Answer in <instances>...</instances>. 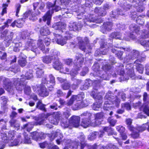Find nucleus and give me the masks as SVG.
I'll return each mask as SVG.
<instances>
[{
	"instance_id": "1",
	"label": "nucleus",
	"mask_w": 149,
	"mask_h": 149,
	"mask_svg": "<svg viewBox=\"0 0 149 149\" xmlns=\"http://www.w3.org/2000/svg\"><path fill=\"white\" fill-rule=\"evenodd\" d=\"M81 143H79L81 145V149H83L85 148L86 149H89L91 146H89L84 142L85 139V136L83 134H82L79 137ZM65 146L64 149H77L79 143L77 142H72L70 139H65L64 141Z\"/></svg>"
},
{
	"instance_id": "2",
	"label": "nucleus",
	"mask_w": 149,
	"mask_h": 149,
	"mask_svg": "<svg viewBox=\"0 0 149 149\" xmlns=\"http://www.w3.org/2000/svg\"><path fill=\"white\" fill-rule=\"evenodd\" d=\"M36 43H37L38 47L42 51L43 53H48L49 49V48L45 49V46L42 42V40L39 39L38 40L37 43L36 40H29L26 45L25 49H31V50L34 52H36L37 49L36 45Z\"/></svg>"
},
{
	"instance_id": "3",
	"label": "nucleus",
	"mask_w": 149,
	"mask_h": 149,
	"mask_svg": "<svg viewBox=\"0 0 149 149\" xmlns=\"http://www.w3.org/2000/svg\"><path fill=\"white\" fill-rule=\"evenodd\" d=\"M81 117H84L82 119L81 125L84 128H86L89 125L95 126L97 121H94L93 115L91 113L86 111L81 115Z\"/></svg>"
},
{
	"instance_id": "4",
	"label": "nucleus",
	"mask_w": 149,
	"mask_h": 149,
	"mask_svg": "<svg viewBox=\"0 0 149 149\" xmlns=\"http://www.w3.org/2000/svg\"><path fill=\"white\" fill-rule=\"evenodd\" d=\"M125 121L128 128L132 132V136L134 138L138 137L139 136V133L143 131L146 129L144 125L142 126L137 127L136 128H134L131 125L132 120L130 118L126 119Z\"/></svg>"
},
{
	"instance_id": "5",
	"label": "nucleus",
	"mask_w": 149,
	"mask_h": 149,
	"mask_svg": "<svg viewBox=\"0 0 149 149\" xmlns=\"http://www.w3.org/2000/svg\"><path fill=\"white\" fill-rule=\"evenodd\" d=\"M80 118L79 116H73L71 117L69 120L68 124H65L61 122V125L64 128L68 127L71 129L73 127H78L79 125Z\"/></svg>"
},
{
	"instance_id": "6",
	"label": "nucleus",
	"mask_w": 149,
	"mask_h": 149,
	"mask_svg": "<svg viewBox=\"0 0 149 149\" xmlns=\"http://www.w3.org/2000/svg\"><path fill=\"white\" fill-rule=\"evenodd\" d=\"M84 58L82 54H79L76 56L74 61V64L75 65L74 66V68L75 69V71L72 70L70 72V74L72 76H75L77 73V71L79 70L80 68L82 66V63L84 62Z\"/></svg>"
},
{
	"instance_id": "7",
	"label": "nucleus",
	"mask_w": 149,
	"mask_h": 149,
	"mask_svg": "<svg viewBox=\"0 0 149 149\" xmlns=\"http://www.w3.org/2000/svg\"><path fill=\"white\" fill-rule=\"evenodd\" d=\"M83 20L85 24L93 28L96 27V25L94 24H91V23L92 22L100 23L102 22V20L100 19H97L96 17L94 18L92 15H90L88 18L85 17L83 19Z\"/></svg>"
},
{
	"instance_id": "8",
	"label": "nucleus",
	"mask_w": 149,
	"mask_h": 149,
	"mask_svg": "<svg viewBox=\"0 0 149 149\" xmlns=\"http://www.w3.org/2000/svg\"><path fill=\"white\" fill-rule=\"evenodd\" d=\"M51 53H52L54 56L56 55V58L54 59V61H53V67L56 70H59L63 67L62 63L59 62V59L58 58V56L60 54L59 52L56 49L52 50L51 52Z\"/></svg>"
},
{
	"instance_id": "9",
	"label": "nucleus",
	"mask_w": 149,
	"mask_h": 149,
	"mask_svg": "<svg viewBox=\"0 0 149 149\" xmlns=\"http://www.w3.org/2000/svg\"><path fill=\"white\" fill-rule=\"evenodd\" d=\"M1 31L0 33L1 38L8 43H10L11 42L13 38V33L11 31H9L8 29H6Z\"/></svg>"
},
{
	"instance_id": "10",
	"label": "nucleus",
	"mask_w": 149,
	"mask_h": 149,
	"mask_svg": "<svg viewBox=\"0 0 149 149\" xmlns=\"http://www.w3.org/2000/svg\"><path fill=\"white\" fill-rule=\"evenodd\" d=\"M122 2V1L121 0L120 1L119 3L122 4L121 2ZM132 5L127 3L125 1H124L123 4H122L120 8L117 10V13L120 15H124V13L126 11L130 9Z\"/></svg>"
},
{
	"instance_id": "11",
	"label": "nucleus",
	"mask_w": 149,
	"mask_h": 149,
	"mask_svg": "<svg viewBox=\"0 0 149 149\" xmlns=\"http://www.w3.org/2000/svg\"><path fill=\"white\" fill-rule=\"evenodd\" d=\"M53 34L55 36L54 39L56 42L61 45H63L66 43V40L70 38V37L68 36H65L64 38H62L59 34H56L54 33Z\"/></svg>"
},
{
	"instance_id": "12",
	"label": "nucleus",
	"mask_w": 149,
	"mask_h": 149,
	"mask_svg": "<svg viewBox=\"0 0 149 149\" xmlns=\"http://www.w3.org/2000/svg\"><path fill=\"white\" fill-rule=\"evenodd\" d=\"M130 27V29L133 33L132 34L131 33L130 36V37L132 39H134L136 38V35H138L139 32L140 28L138 26L135 24L131 25Z\"/></svg>"
},
{
	"instance_id": "13",
	"label": "nucleus",
	"mask_w": 149,
	"mask_h": 149,
	"mask_svg": "<svg viewBox=\"0 0 149 149\" xmlns=\"http://www.w3.org/2000/svg\"><path fill=\"white\" fill-rule=\"evenodd\" d=\"M110 95L109 93H108L105 96V99L107 100L105 102L104 104L103 109L104 110H107L112 108V107L110 106L112 105V102L110 100L112 98L110 97Z\"/></svg>"
},
{
	"instance_id": "14",
	"label": "nucleus",
	"mask_w": 149,
	"mask_h": 149,
	"mask_svg": "<svg viewBox=\"0 0 149 149\" xmlns=\"http://www.w3.org/2000/svg\"><path fill=\"white\" fill-rule=\"evenodd\" d=\"M55 3L53 4L50 2L47 3V7L49 9L48 11H50V14H52L54 11L57 12L60 10L61 7L55 5Z\"/></svg>"
},
{
	"instance_id": "15",
	"label": "nucleus",
	"mask_w": 149,
	"mask_h": 149,
	"mask_svg": "<svg viewBox=\"0 0 149 149\" xmlns=\"http://www.w3.org/2000/svg\"><path fill=\"white\" fill-rule=\"evenodd\" d=\"M90 95L96 101L100 100V102H102V96L100 95L99 93H97V90L94 89L91 92Z\"/></svg>"
},
{
	"instance_id": "16",
	"label": "nucleus",
	"mask_w": 149,
	"mask_h": 149,
	"mask_svg": "<svg viewBox=\"0 0 149 149\" xmlns=\"http://www.w3.org/2000/svg\"><path fill=\"white\" fill-rule=\"evenodd\" d=\"M52 50L50 52L51 55L43 57L42 61L44 63L47 64L51 63V62H53L54 59L56 58V55L54 56L53 54H52V53H51V52Z\"/></svg>"
},
{
	"instance_id": "17",
	"label": "nucleus",
	"mask_w": 149,
	"mask_h": 149,
	"mask_svg": "<svg viewBox=\"0 0 149 149\" xmlns=\"http://www.w3.org/2000/svg\"><path fill=\"white\" fill-rule=\"evenodd\" d=\"M83 99L82 96L80 95H73L68 102L67 104L68 106L71 105L75 100L80 101Z\"/></svg>"
},
{
	"instance_id": "18",
	"label": "nucleus",
	"mask_w": 149,
	"mask_h": 149,
	"mask_svg": "<svg viewBox=\"0 0 149 149\" xmlns=\"http://www.w3.org/2000/svg\"><path fill=\"white\" fill-rule=\"evenodd\" d=\"M38 94L41 96L44 97L48 96L49 94L48 91L44 85L40 86V89Z\"/></svg>"
},
{
	"instance_id": "19",
	"label": "nucleus",
	"mask_w": 149,
	"mask_h": 149,
	"mask_svg": "<svg viewBox=\"0 0 149 149\" xmlns=\"http://www.w3.org/2000/svg\"><path fill=\"white\" fill-rule=\"evenodd\" d=\"M143 60L138 59L136 60L134 63V64L136 67V69L141 74L143 73V65L140 64L139 62H141Z\"/></svg>"
},
{
	"instance_id": "20",
	"label": "nucleus",
	"mask_w": 149,
	"mask_h": 149,
	"mask_svg": "<svg viewBox=\"0 0 149 149\" xmlns=\"http://www.w3.org/2000/svg\"><path fill=\"white\" fill-rule=\"evenodd\" d=\"M26 56L21 54L19 56V60L18 61L19 65L21 67L25 66L27 63L26 61Z\"/></svg>"
},
{
	"instance_id": "21",
	"label": "nucleus",
	"mask_w": 149,
	"mask_h": 149,
	"mask_svg": "<svg viewBox=\"0 0 149 149\" xmlns=\"http://www.w3.org/2000/svg\"><path fill=\"white\" fill-rule=\"evenodd\" d=\"M69 26L71 31H77L81 28V26L79 24L74 22L70 23Z\"/></svg>"
},
{
	"instance_id": "22",
	"label": "nucleus",
	"mask_w": 149,
	"mask_h": 149,
	"mask_svg": "<svg viewBox=\"0 0 149 149\" xmlns=\"http://www.w3.org/2000/svg\"><path fill=\"white\" fill-rule=\"evenodd\" d=\"M66 26V25L62 22H58L54 24L52 26V27L55 29L61 30L64 29Z\"/></svg>"
},
{
	"instance_id": "23",
	"label": "nucleus",
	"mask_w": 149,
	"mask_h": 149,
	"mask_svg": "<svg viewBox=\"0 0 149 149\" xmlns=\"http://www.w3.org/2000/svg\"><path fill=\"white\" fill-rule=\"evenodd\" d=\"M132 53V56H126V58L127 59V61L130 59H133L138 58L139 54V53L138 51L136 50H133Z\"/></svg>"
},
{
	"instance_id": "24",
	"label": "nucleus",
	"mask_w": 149,
	"mask_h": 149,
	"mask_svg": "<svg viewBox=\"0 0 149 149\" xmlns=\"http://www.w3.org/2000/svg\"><path fill=\"white\" fill-rule=\"evenodd\" d=\"M103 116V112L97 113L93 115L94 120L97 121V122L96 126L100 124V122L98 120L101 119Z\"/></svg>"
},
{
	"instance_id": "25",
	"label": "nucleus",
	"mask_w": 149,
	"mask_h": 149,
	"mask_svg": "<svg viewBox=\"0 0 149 149\" xmlns=\"http://www.w3.org/2000/svg\"><path fill=\"white\" fill-rule=\"evenodd\" d=\"M110 97H112L110 101L112 102V104L115 105L117 107H118L120 103V100L118 97H116V98L114 100V97L111 94L109 93Z\"/></svg>"
},
{
	"instance_id": "26",
	"label": "nucleus",
	"mask_w": 149,
	"mask_h": 149,
	"mask_svg": "<svg viewBox=\"0 0 149 149\" xmlns=\"http://www.w3.org/2000/svg\"><path fill=\"white\" fill-rule=\"evenodd\" d=\"M52 14H50V11H48L46 14L43 17V20L45 22L47 20V24L48 25H49L50 24Z\"/></svg>"
},
{
	"instance_id": "27",
	"label": "nucleus",
	"mask_w": 149,
	"mask_h": 149,
	"mask_svg": "<svg viewBox=\"0 0 149 149\" xmlns=\"http://www.w3.org/2000/svg\"><path fill=\"white\" fill-rule=\"evenodd\" d=\"M77 39L79 41L78 44L79 48L82 50L84 51L86 49L85 43L84 42L83 40L80 37H78Z\"/></svg>"
},
{
	"instance_id": "28",
	"label": "nucleus",
	"mask_w": 149,
	"mask_h": 149,
	"mask_svg": "<svg viewBox=\"0 0 149 149\" xmlns=\"http://www.w3.org/2000/svg\"><path fill=\"white\" fill-rule=\"evenodd\" d=\"M31 16L32 17H29V19H30L35 20H36V18H33L34 17V14L33 13H31V10L27 11L24 14L23 16V19H25L26 18H28L29 16Z\"/></svg>"
},
{
	"instance_id": "29",
	"label": "nucleus",
	"mask_w": 149,
	"mask_h": 149,
	"mask_svg": "<svg viewBox=\"0 0 149 149\" xmlns=\"http://www.w3.org/2000/svg\"><path fill=\"white\" fill-rule=\"evenodd\" d=\"M95 13H97L99 16H103L106 14V12L104 11L102 9L100 8H96L95 9Z\"/></svg>"
},
{
	"instance_id": "30",
	"label": "nucleus",
	"mask_w": 149,
	"mask_h": 149,
	"mask_svg": "<svg viewBox=\"0 0 149 149\" xmlns=\"http://www.w3.org/2000/svg\"><path fill=\"white\" fill-rule=\"evenodd\" d=\"M99 147L100 149H118L115 145L111 144H109L106 146L100 145Z\"/></svg>"
},
{
	"instance_id": "31",
	"label": "nucleus",
	"mask_w": 149,
	"mask_h": 149,
	"mask_svg": "<svg viewBox=\"0 0 149 149\" xmlns=\"http://www.w3.org/2000/svg\"><path fill=\"white\" fill-rule=\"evenodd\" d=\"M33 125L31 123L29 122L27 124L23 125L22 127V129H26V130L28 132H30L33 128Z\"/></svg>"
},
{
	"instance_id": "32",
	"label": "nucleus",
	"mask_w": 149,
	"mask_h": 149,
	"mask_svg": "<svg viewBox=\"0 0 149 149\" xmlns=\"http://www.w3.org/2000/svg\"><path fill=\"white\" fill-rule=\"evenodd\" d=\"M112 23L110 22H107L104 23L103 24V28L104 29H105L108 31L111 29L112 26Z\"/></svg>"
},
{
	"instance_id": "33",
	"label": "nucleus",
	"mask_w": 149,
	"mask_h": 149,
	"mask_svg": "<svg viewBox=\"0 0 149 149\" xmlns=\"http://www.w3.org/2000/svg\"><path fill=\"white\" fill-rule=\"evenodd\" d=\"M102 102H96L94 103L93 105L92 108L93 110H98L100 108L102 105Z\"/></svg>"
},
{
	"instance_id": "34",
	"label": "nucleus",
	"mask_w": 149,
	"mask_h": 149,
	"mask_svg": "<svg viewBox=\"0 0 149 149\" xmlns=\"http://www.w3.org/2000/svg\"><path fill=\"white\" fill-rule=\"evenodd\" d=\"M109 37L111 38L121 39V35L119 32L112 33L110 35Z\"/></svg>"
},
{
	"instance_id": "35",
	"label": "nucleus",
	"mask_w": 149,
	"mask_h": 149,
	"mask_svg": "<svg viewBox=\"0 0 149 149\" xmlns=\"http://www.w3.org/2000/svg\"><path fill=\"white\" fill-rule=\"evenodd\" d=\"M50 32L47 28L43 27L41 28L40 30V33L42 36H46L49 34Z\"/></svg>"
},
{
	"instance_id": "36",
	"label": "nucleus",
	"mask_w": 149,
	"mask_h": 149,
	"mask_svg": "<svg viewBox=\"0 0 149 149\" xmlns=\"http://www.w3.org/2000/svg\"><path fill=\"white\" fill-rule=\"evenodd\" d=\"M31 135L33 139L36 141H37L39 138H41V134L36 132H32Z\"/></svg>"
},
{
	"instance_id": "37",
	"label": "nucleus",
	"mask_w": 149,
	"mask_h": 149,
	"mask_svg": "<svg viewBox=\"0 0 149 149\" xmlns=\"http://www.w3.org/2000/svg\"><path fill=\"white\" fill-rule=\"evenodd\" d=\"M9 122L12 127L17 128L19 127V124L16 120L12 119L10 120Z\"/></svg>"
},
{
	"instance_id": "38",
	"label": "nucleus",
	"mask_w": 149,
	"mask_h": 149,
	"mask_svg": "<svg viewBox=\"0 0 149 149\" xmlns=\"http://www.w3.org/2000/svg\"><path fill=\"white\" fill-rule=\"evenodd\" d=\"M90 86V83L88 81L86 80L84 84L81 86L80 87V88L82 90H86Z\"/></svg>"
},
{
	"instance_id": "39",
	"label": "nucleus",
	"mask_w": 149,
	"mask_h": 149,
	"mask_svg": "<svg viewBox=\"0 0 149 149\" xmlns=\"http://www.w3.org/2000/svg\"><path fill=\"white\" fill-rule=\"evenodd\" d=\"M36 75L37 77H41L44 73V71L43 70L39 68H37L36 69Z\"/></svg>"
},
{
	"instance_id": "40",
	"label": "nucleus",
	"mask_w": 149,
	"mask_h": 149,
	"mask_svg": "<svg viewBox=\"0 0 149 149\" xmlns=\"http://www.w3.org/2000/svg\"><path fill=\"white\" fill-rule=\"evenodd\" d=\"M12 22V20L10 19H8L7 22L4 23V24L0 27V31H3L6 27H9V24H10Z\"/></svg>"
},
{
	"instance_id": "41",
	"label": "nucleus",
	"mask_w": 149,
	"mask_h": 149,
	"mask_svg": "<svg viewBox=\"0 0 149 149\" xmlns=\"http://www.w3.org/2000/svg\"><path fill=\"white\" fill-rule=\"evenodd\" d=\"M61 85L62 88L64 90L68 89L70 87V84L67 81Z\"/></svg>"
},
{
	"instance_id": "42",
	"label": "nucleus",
	"mask_w": 149,
	"mask_h": 149,
	"mask_svg": "<svg viewBox=\"0 0 149 149\" xmlns=\"http://www.w3.org/2000/svg\"><path fill=\"white\" fill-rule=\"evenodd\" d=\"M1 136L2 140V141L4 143H7L8 142L9 139L8 137H7L6 134L2 133L1 134Z\"/></svg>"
},
{
	"instance_id": "43",
	"label": "nucleus",
	"mask_w": 149,
	"mask_h": 149,
	"mask_svg": "<svg viewBox=\"0 0 149 149\" xmlns=\"http://www.w3.org/2000/svg\"><path fill=\"white\" fill-rule=\"evenodd\" d=\"M16 22V26L20 28L22 26L24 21L23 19L22 18L18 19Z\"/></svg>"
},
{
	"instance_id": "44",
	"label": "nucleus",
	"mask_w": 149,
	"mask_h": 149,
	"mask_svg": "<svg viewBox=\"0 0 149 149\" xmlns=\"http://www.w3.org/2000/svg\"><path fill=\"white\" fill-rule=\"evenodd\" d=\"M98 132H92L91 135H89L88 136V139L90 140H94L98 135Z\"/></svg>"
},
{
	"instance_id": "45",
	"label": "nucleus",
	"mask_w": 149,
	"mask_h": 149,
	"mask_svg": "<svg viewBox=\"0 0 149 149\" xmlns=\"http://www.w3.org/2000/svg\"><path fill=\"white\" fill-rule=\"evenodd\" d=\"M24 143H31V140L28 135L26 133H24Z\"/></svg>"
},
{
	"instance_id": "46",
	"label": "nucleus",
	"mask_w": 149,
	"mask_h": 149,
	"mask_svg": "<svg viewBox=\"0 0 149 149\" xmlns=\"http://www.w3.org/2000/svg\"><path fill=\"white\" fill-rule=\"evenodd\" d=\"M49 120L50 122L52 124L55 125H57L59 121L55 119V118H53V117L52 116L49 118Z\"/></svg>"
},
{
	"instance_id": "47",
	"label": "nucleus",
	"mask_w": 149,
	"mask_h": 149,
	"mask_svg": "<svg viewBox=\"0 0 149 149\" xmlns=\"http://www.w3.org/2000/svg\"><path fill=\"white\" fill-rule=\"evenodd\" d=\"M121 107L123 109L125 108L127 110H130L131 109V106L130 104L128 103L122 104Z\"/></svg>"
},
{
	"instance_id": "48",
	"label": "nucleus",
	"mask_w": 149,
	"mask_h": 149,
	"mask_svg": "<svg viewBox=\"0 0 149 149\" xmlns=\"http://www.w3.org/2000/svg\"><path fill=\"white\" fill-rule=\"evenodd\" d=\"M15 46L14 48V51L15 52H18L19 51V48L22 46L21 43H17L15 44Z\"/></svg>"
},
{
	"instance_id": "49",
	"label": "nucleus",
	"mask_w": 149,
	"mask_h": 149,
	"mask_svg": "<svg viewBox=\"0 0 149 149\" xmlns=\"http://www.w3.org/2000/svg\"><path fill=\"white\" fill-rule=\"evenodd\" d=\"M141 36L142 38H149V31L147 30H144L142 32Z\"/></svg>"
},
{
	"instance_id": "50",
	"label": "nucleus",
	"mask_w": 149,
	"mask_h": 149,
	"mask_svg": "<svg viewBox=\"0 0 149 149\" xmlns=\"http://www.w3.org/2000/svg\"><path fill=\"white\" fill-rule=\"evenodd\" d=\"M8 4L6 3H3L2 5L3 9L2 13H1V15L2 16L7 13V7L8 6Z\"/></svg>"
},
{
	"instance_id": "51",
	"label": "nucleus",
	"mask_w": 149,
	"mask_h": 149,
	"mask_svg": "<svg viewBox=\"0 0 149 149\" xmlns=\"http://www.w3.org/2000/svg\"><path fill=\"white\" fill-rule=\"evenodd\" d=\"M116 128L117 130L120 133V134L123 133L125 131V128L122 126H117Z\"/></svg>"
},
{
	"instance_id": "52",
	"label": "nucleus",
	"mask_w": 149,
	"mask_h": 149,
	"mask_svg": "<svg viewBox=\"0 0 149 149\" xmlns=\"http://www.w3.org/2000/svg\"><path fill=\"white\" fill-rule=\"evenodd\" d=\"M139 5L138 6H136V4H133L136 7L137 11L138 12H142L144 10V8L142 6Z\"/></svg>"
},
{
	"instance_id": "53",
	"label": "nucleus",
	"mask_w": 149,
	"mask_h": 149,
	"mask_svg": "<svg viewBox=\"0 0 149 149\" xmlns=\"http://www.w3.org/2000/svg\"><path fill=\"white\" fill-rule=\"evenodd\" d=\"M24 91L26 95H29L31 92L30 87L28 86H25L24 88Z\"/></svg>"
},
{
	"instance_id": "54",
	"label": "nucleus",
	"mask_w": 149,
	"mask_h": 149,
	"mask_svg": "<svg viewBox=\"0 0 149 149\" xmlns=\"http://www.w3.org/2000/svg\"><path fill=\"white\" fill-rule=\"evenodd\" d=\"M8 138L10 140L13 139L15 135V133L14 131H10L8 132Z\"/></svg>"
},
{
	"instance_id": "55",
	"label": "nucleus",
	"mask_w": 149,
	"mask_h": 149,
	"mask_svg": "<svg viewBox=\"0 0 149 149\" xmlns=\"http://www.w3.org/2000/svg\"><path fill=\"white\" fill-rule=\"evenodd\" d=\"M52 116L53 117V118H54L56 119L57 120L59 121L61 116V115L59 112H57L54 113Z\"/></svg>"
},
{
	"instance_id": "56",
	"label": "nucleus",
	"mask_w": 149,
	"mask_h": 149,
	"mask_svg": "<svg viewBox=\"0 0 149 149\" xmlns=\"http://www.w3.org/2000/svg\"><path fill=\"white\" fill-rule=\"evenodd\" d=\"M108 121L110 125L112 126H114L117 122L116 120L112 119L111 118H109Z\"/></svg>"
},
{
	"instance_id": "57",
	"label": "nucleus",
	"mask_w": 149,
	"mask_h": 149,
	"mask_svg": "<svg viewBox=\"0 0 149 149\" xmlns=\"http://www.w3.org/2000/svg\"><path fill=\"white\" fill-rule=\"evenodd\" d=\"M21 5L19 3L17 4L16 5L15 8L16 9V15L17 16H18V14L19 12L21 7Z\"/></svg>"
},
{
	"instance_id": "58",
	"label": "nucleus",
	"mask_w": 149,
	"mask_h": 149,
	"mask_svg": "<svg viewBox=\"0 0 149 149\" xmlns=\"http://www.w3.org/2000/svg\"><path fill=\"white\" fill-rule=\"evenodd\" d=\"M141 44L146 48H149V40H144L141 42Z\"/></svg>"
},
{
	"instance_id": "59",
	"label": "nucleus",
	"mask_w": 149,
	"mask_h": 149,
	"mask_svg": "<svg viewBox=\"0 0 149 149\" xmlns=\"http://www.w3.org/2000/svg\"><path fill=\"white\" fill-rule=\"evenodd\" d=\"M143 100L145 103H149V98L147 93H145L143 95Z\"/></svg>"
},
{
	"instance_id": "60",
	"label": "nucleus",
	"mask_w": 149,
	"mask_h": 149,
	"mask_svg": "<svg viewBox=\"0 0 149 149\" xmlns=\"http://www.w3.org/2000/svg\"><path fill=\"white\" fill-rule=\"evenodd\" d=\"M1 100L2 101V104L4 105H6L8 100V99L4 96L1 97Z\"/></svg>"
},
{
	"instance_id": "61",
	"label": "nucleus",
	"mask_w": 149,
	"mask_h": 149,
	"mask_svg": "<svg viewBox=\"0 0 149 149\" xmlns=\"http://www.w3.org/2000/svg\"><path fill=\"white\" fill-rule=\"evenodd\" d=\"M80 102H78L76 103L73 106V109L74 110H77L81 108V107L80 105Z\"/></svg>"
},
{
	"instance_id": "62",
	"label": "nucleus",
	"mask_w": 149,
	"mask_h": 149,
	"mask_svg": "<svg viewBox=\"0 0 149 149\" xmlns=\"http://www.w3.org/2000/svg\"><path fill=\"white\" fill-rule=\"evenodd\" d=\"M143 111L146 114L149 116V106L145 105L143 108Z\"/></svg>"
},
{
	"instance_id": "63",
	"label": "nucleus",
	"mask_w": 149,
	"mask_h": 149,
	"mask_svg": "<svg viewBox=\"0 0 149 149\" xmlns=\"http://www.w3.org/2000/svg\"><path fill=\"white\" fill-rule=\"evenodd\" d=\"M49 82L50 83H52L53 85H54L55 84V80L54 77L52 75L50 74L49 75Z\"/></svg>"
},
{
	"instance_id": "64",
	"label": "nucleus",
	"mask_w": 149,
	"mask_h": 149,
	"mask_svg": "<svg viewBox=\"0 0 149 149\" xmlns=\"http://www.w3.org/2000/svg\"><path fill=\"white\" fill-rule=\"evenodd\" d=\"M70 115V111L69 110H67L63 113V117L68 118Z\"/></svg>"
}]
</instances>
